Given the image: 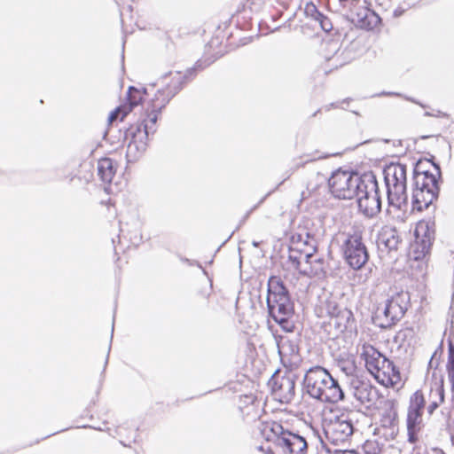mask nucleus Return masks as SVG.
I'll list each match as a JSON object with an SVG mask.
<instances>
[{"label":"nucleus","mask_w":454,"mask_h":454,"mask_svg":"<svg viewBox=\"0 0 454 454\" xmlns=\"http://www.w3.org/2000/svg\"><path fill=\"white\" fill-rule=\"evenodd\" d=\"M340 369L345 373V375L349 378V380L352 378H357L356 376V366L354 362H347L340 366Z\"/></svg>","instance_id":"obj_31"},{"label":"nucleus","mask_w":454,"mask_h":454,"mask_svg":"<svg viewBox=\"0 0 454 454\" xmlns=\"http://www.w3.org/2000/svg\"><path fill=\"white\" fill-rule=\"evenodd\" d=\"M343 252L347 262L355 270L361 269L369 258L367 249L358 234L351 235L346 239Z\"/></svg>","instance_id":"obj_13"},{"label":"nucleus","mask_w":454,"mask_h":454,"mask_svg":"<svg viewBox=\"0 0 454 454\" xmlns=\"http://www.w3.org/2000/svg\"><path fill=\"white\" fill-rule=\"evenodd\" d=\"M333 452L334 454H356V451L349 450H334Z\"/></svg>","instance_id":"obj_33"},{"label":"nucleus","mask_w":454,"mask_h":454,"mask_svg":"<svg viewBox=\"0 0 454 454\" xmlns=\"http://www.w3.org/2000/svg\"><path fill=\"white\" fill-rule=\"evenodd\" d=\"M324 433L333 444L345 443L354 433L353 422L347 415L337 416L324 424Z\"/></svg>","instance_id":"obj_12"},{"label":"nucleus","mask_w":454,"mask_h":454,"mask_svg":"<svg viewBox=\"0 0 454 454\" xmlns=\"http://www.w3.org/2000/svg\"><path fill=\"white\" fill-rule=\"evenodd\" d=\"M271 432L276 436V444L288 454H305L308 442L305 438L298 434L284 429L281 424L273 423Z\"/></svg>","instance_id":"obj_11"},{"label":"nucleus","mask_w":454,"mask_h":454,"mask_svg":"<svg viewBox=\"0 0 454 454\" xmlns=\"http://www.w3.org/2000/svg\"><path fill=\"white\" fill-rule=\"evenodd\" d=\"M410 295L401 292L387 299L382 306L376 310V317L381 318V327H387L399 321L406 312L409 305Z\"/></svg>","instance_id":"obj_10"},{"label":"nucleus","mask_w":454,"mask_h":454,"mask_svg":"<svg viewBox=\"0 0 454 454\" xmlns=\"http://www.w3.org/2000/svg\"><path fill=\"white\" fill-rule=\"evenodd\" d=\"M278 353L282 356L283 355L286 354V352L289 350L291 353L295 352V347L291 343L289 340H284L282 339L278 343Z\"/></svg>","instance_id":"obj_30"},{"label":"nucleus","mask_w":454,"mask_h":454,"mask_svg":"<svg viewBox=\"0 0 454 454\" xmlns=\"http://www.w3.org/2000/svg\"><path fill=\"white\" fill-rule=\"evenodd\" d=\"M402 13H403V11L398 10V9H396V10L394 12V15H395V17H399V16H401V15H402Z\"/></svg>","instance_id":"obj_34"},{"label":"nucleus","mask_w":454,"mask_h":454,"mask_svg":"<svg viewBox=\"0 0 454 454\" xmlns=\"http://www.w3.org/2000/svg\"><path fill=\"white\" fill-rule=\"evenodd\" d=\"M380 424L387 430V437L394 439L398 433L397 403L393 399L380 402Z\"/></svg>","instance_id":"obj_15"},{"label":"nucleus","mask_w":454,"mask_h":454,"mask_svg":"<svg viewBox=\"0 0 454 454\" xmlns=\"http://www.w3.org/2000/svg\"><path fill=\"white\" fill-rule=\"evenodd\" d=\"M267 306L270 316L285 330L291 331L288 318L294 314V303L289 293L278 277L268 282Z\"/></svg>","instance_id":"obj_4"},{"label":"nucleus","mask_w":454,"mask_h":454,"mask_svg":"<svg viewBox=\"0 0 454 454\" xmlns=\"http://www.w3.org/2000/svg\"><path fill=\"white\" fill-rule=\"evenodd\" d=\"M413 454H428V453L425 450L424 452H419V451H418V452H415V453H413Z\"/></svg>","instance_id":"obj_37"},{"label":"nucleus","mask_w":454,"mask_h":454,"mask_svg":"<svg viewBox=\"0 0 454 454\" xmlns=\"http://www.w3.org/2000/svg\"><path fill=\"white\" fill-rule=\"evenodd\" d=\"M378 244L389 251L396 250L399 239L395 231H384L379 237Z\"/></svg>","instance_id":"obj_22"},{"label":"nucleus","mask_w":454,"mask_h":454,"mask_svg":"<svg viewBox=\"0 0 454 454\" xmlns=\"http://www.w3.org/2000/svg\"><path fill=\"white\" fill-rule=\"evenodd\" d=\"M348 383L353 396L361 404L372 403L376 395V389L370 383L363 381L358 378H352Z\"/></svg>","instance_id":"obj_17"},{"label":"nucleus","mask_w":454,"mask_h":454,"mask_svg":"<svg viewBox=\"0 0 454 454\" xmlns=\"http://www.w3.org/2000/svg\"><path fill=\"white\" fill-rule=\"evenodd\" d=\"M364 181V176L356 172L338 169L328 180L333 195L341 200H351L357 195V191Z\"/></svg>","instance_id":"obj_7"},{"label":"nucleus","mask_w":454,"mask_h":454,"mask_svg":"<svg viewBox=\"0 0 454 454\" xmlns=\"http://www.w3.org/2000/svg\"><path fill=\"white\" fill-rule=\"evenodd\" d=\"M304 261L301 274L309 277H318L325 273V262L323 257L318 256L313 251H306L304 253Z\"/></svg>","instance_id":"obj_16"},{"label":"nucleus","mask_w":454,"mask_h":454,"mask_svg":"<svg viewBox=\"0 0 454 454\" xmlns=\"http://www.w3.org/2000/svg\"><path fill=\"white\" fill-rule=\"evenodd\" d=\"M181 75L176 74L171 78L170 83H168L165 88L158 90L154 98L152 99L151 108L146 111V117L140 124L128 130V136L131 137L126 153L129 161L137 160L145 152L149 134H153L156 131L159 114L181 90Z\"/></svg>","instance_id":"obj_1"},{"label":"nucleus","mask_w":454,"mask_h":454,"mask_svg":"<svg viewBox=\"0 0 454 454\" xmlns=\"http://www.w3.org/2000/svg\"><path fill=\"white\" fill-rule=\"evenodd\" d=\"M361 357L368 372L382 385L395 384L400 379L399 371L392 361L370 344L361 347Z\"/></svg>","instance_id":"obj_5"},{"label":"nucleus","mask_w":454,"mask_h":454,"mask_svg":"<svg viewBox=\"0 0 454 454\" xmlns=\"http://www.w3.org/2000/svg\"><path fill=\"white\" fill-rule=\"evenodd\" d=\"M304 13L307 17H310L314 20H317L318 18H322V13L317 10V6L313 3H307L304 8Z\"/></svg>","instance_id":"obj_29"},{"label":"nucleus","mask_w":454,"mask_h":454,"mask_svg":"<svg viewBox=\"0 0 454 454\" xmlns=\"http://www.w3.org/2000/svg\"><path fill=\"white\" fill-rule=\"evenodd\" d=\"M127 99L129 106H121L116 108L109 115V121H114L118 118L122 121L124 117L132 110L133 107L138 106L142 101V93L135 87H129L128 90Z\"/></svg>","instance_id":"obj_18"},{"label":"nucleus","mask_w":454,"mask_h":454,"mask_svg":"<svg viewBox=\"0 0 454 454\" xmlns=\"http://www.w3.org/2000/svg\"><path fill=\"white\" fill-rule=\"evenodd\" d=\"M384 175L389 203L395 205L406 202V166L392 163L384 169Z\"/></svg>","instance_id":"obj_8"},{"label":"nucleus","mask_w":454,"mask_h":454,"mask_svg":"<svg viewBox=\"0 0 454 454\" xmlns=\"http://www.w3.org/2000/svg\"><path fill=\"white\" fill-rule=\"evenodd\" d=\"M303 387L310 397L323 403H338L345 397L339 381L325 368L319 365L306 372Z\"/></svg>","instance_id":"obj_2"},{"label":"nucleus","mask_w":454,"mask_h":454,"mask_svg":"<svg viewBox=\"0 0 454 454\" xmlns=\"http://www.w3.org/2000/svg\"><path fill=\"white\" fill-rule=\"evenodd\" d=\"M441 170L433 163L432 169L414 170V188L412 192L413 209L422 211L433 206L440 192Z\"/></svg>","instance_id":"obj_3"},{"label":"nucleus","mask_w":454,"mask_h":454,"mask_svg":"<svg viewBox=\"0 0 454 454\" xmlns=\"http://www.w3.org/2000/svg\"><path fill=\"white\" fill-rule=\"evenodd\" d=\"M384 95H396V96H400V94L398 93H390V92H387V93H383Z\"/></svg>","instance_id":"obj_35"},{"label":"nucleus","mask_w":454,"mask_h":454,"mask_svg":"<svg viewBox=\"0 0 454 454\" xmlns=\"http://www.w3.org/2000/svg\"><path fill=\"white\" fill-rule=\"evenodd\" d=\"M354 316L350 309H341V312L330 317L329 325H333L335 328V335L344 333L351 329L354 325Z\"/></svg>","instance_id":"obj_19"},{"label":"nucleus","mask_w":454,"mask_h":454,"mask_svg":"<svg viewBox=\"0 0 454 454\" xmlns=\"http://www.w3.org/2000/svg\"><path fill=\"white\" fill-rule=\"evenodd\" d=\"M434 239V231L430 228L429 223H419L415 230V240L411 247L410 258L418 262L417 267L422 273L427 266V256Z\"/></svg>","instance_id":"obj_9"},{"label":"nucleus","mask_w":454,"mask_h":454,"mask_svg":"<svg viewBox=\"0 0 454 454\" xmlns=\"http://www.w3.org/2000/svg\"><path fill=\"white\" fill-rule=\"evenodd\" d=\"M425 407V398L421 391H416L410 398L409 412L422 413Z\"/></svg>","instance_id":"obj_25"},{"label":"nucleus","mask_w":454,"mask_h":454,"mask_svg":"<svg viewBox=\"0 0 454 454\" xmlns=\"http://www.w3.org/2000/svg\"><path fill=\"white\" fill-rule=\"evenodd\" d=\"M254 247H257V246H258V244H257L256 242H254Z\"/></svg>","instance_id":"obj_38"},{"label":"nucleus","mask_w":454,"mask_h":454,"mask_svg":"<svg viewBox=\"0 0 454 454\" xmlns=\"http://www.w3.org/2000/svg\"><path fill=\"white\" fill-rule=\"evenodd\" d=\"M272 394L282 403H290L295 395V377L288 373L280 375L275 373L269 381Z\"/></svg>","instance_id":"obj_14"},{"label":"nucleus","mask_w":454,"mask_h":454,"mask_svg":"<svg viewBox=\"0 0 454 454\" xmlns=\"http://www.w3.org/2000/svg\"><path fill=\"white\" fill-rule=\"evenodd\" d=\"M116 169L117 164L110 158H102L98 161V175L106 184H111Z\"/></svg>","instance_id":"obj_20"},{"label":"nucleus","mask_w":454,"mask_h":454,"mask_svg":"<svg viewBox=\"0 0 454 454\" xmlns=\"http://www.w3.org/2000/svg\"><path fill=\"white\" fill-rule=\"evenodd\" d=\"M407 431L408 440L410 442H415L418 440V433L421 429L422 413L409 412L407 413Z\"/></svg>","instance_id":"obj_21"},{"label":"nucleus","mask_w":454,"mask_h":454,"mask_svg":"<svg viewBox=\"0 0 454 454\" xmlns=\"http://www.w3.org/2000/svg\"><path fill=\"white\" fill-rule=\"evenodd\" d=\"M434 395L438 396V400H431V403L427 408L430 414H432L444 401V388L442 380H441L440 382H435L434 387H431V395L433 396Z\"/></svg>","instance_id":"obj_23"},{"label":"nucleus","mask_w":454,"mask_h":454,"mask_svg":"<svg viewBox=\"0 0 454 454\" xmlns=\"http://www.w3.org/2000/svg\"><path fill=\"white\" fill-rule=\"evenodd\" d=\"M359 210L366 217H373L381 210V198L378 183L372 174L364 175V181L356 195Z\"/></svg>","instance_id":"obj_6"},{"label":"nucleus","mask_w":454,"mask_h":454,"mask_svg":"<svg viewBox=\"0 0 454 454\" xmlns=\"http://www.w3.org/2000/svg\"><path fill=\"white\" fill-rule=\"evenodd\" d=\"M432 400H438V396L434 395L433 396L430 395Z\"/></svg>","instance_id":"obj_36"},{"label":"nucleus","mask_w":454,"mask_h":454,"mask_svg":"<svg viewBox=\"0 0 454 454\" xmlns=\"http://www.w3.org/2000/svg\"><path fill=\"white\" fill-rule=\"evenodd\" d=\"M346 307L342 306L336 296L331 295L323 303V309L325 313L332 317L333 316L341 312V309H345Z\"/></svg>","instance_id":"obj_24"},{"label":"nucleus","mask_w":454,"mask_h":454,"mask_svg":"<svg viewBox=\"0 0 454 454\" xmlns=\"http://www.w3.org/2000/svg\"><path fill=\"white\" fill-rule=\"evenodd\" d=\"M288 258L292 266L301 273V269H302V262L304 261V254L301 253L297 254V252H291Z\"/></svg>","instance_id":"obj_28"},{"label":"nucleus","mask_w":454,"mask_h":454,"mask_svg":"<svg viewBox=\"0 0 454 454\" xmlns=\"http://www.w3.org/2000/svg\"><path fill=\"white\" fill-rule=\"evenodd\" d=\"M298 239L299 241L302 242L304 245L309 247L308 251L316 252L317 247V240L314 234L304 231L298 234Z\"/></svg>","instance_id":"obj_26"},{"label":"nucleus","mask_w":454,"mask_h":454,"mask_svg":"<svg viewBox=\"0 0 454 454\" xmlns=\"http://www.w3.org/2000/svg\"><path fill=\"white\" fill-rule=\"evenodd\" d=\"M449 378L451 382V391L454 395V347L450 346L449 349V362L447 365Z\"/></svg>","instance_id":"obj_27"},{"label":"nucleus","mask_w":454,"mask_h":454,"mask_svg":"<svg viewBox=\"0 0 454 454\" xmlns=\"http://www.w3.org/2000/svg\"><path fill=\"white\" fill-rule=\"evenodd\" d=\"M317 21L319 23L321 28L324 31L328 32V31L332 30L333 25H332L330 20L327 17H325L323 13H322V18H318Z\"/></svg>","instance_id":"obj_32"}]
</instances>
